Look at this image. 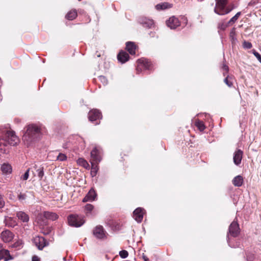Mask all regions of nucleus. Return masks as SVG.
Instances as JSON below:
<instances>
[{
  "instance_id": "30",
  "label": "nucleus",
  "mask_w": 261,
  "mask_h": 261,
  "mask_svg": "<svg viewBox=\"0 0 261 261\" xmlns=\"http://www.w3.org/2000/svg\"><path fill=\"white\" fill-rule=\"evenodd\" d=\"M195 125L197 127L198 129L201 132L204 130V129L205 128L203 122L201 121L198 120V121H196L195 123Z\"/></svg>"
},
{
  "instance_id": "51",
  "label": "nucleus",
  "mask_w": 261,
  "mask_h": 261,
  "mask_svg": "<svg viewBox=\"0 0 261 261\" xmlns=\"http://www.w3.org/2000/svg\"><path fill=\"white\" fill-rule=\"evenodd\" d=\"M2 100V98H1V96L0 95V101Z\"/></svg>"
},
{
  "instance_id": "38",
  "label": "nucleus",
  "mask_w": 261,
  "mask_h": 261,
  "mask_svg": "<svg viewBox=\"0 0 261 261\" xmlns=\"http://www.w3.org/2000/svg\"><path fill=\"white\" fill-rule=\"evenodd\" d=\"M94 206L91 204H87L85 205V210L89 213H90L93 209Z\"/></svg>"
},
{
  "instance_id": "53",
  "label": "nucleus",
  "mask_w": 261,
  "mask_h": 261,
  "mask_svg": "<svg viewBox=\"0 0 261 261\" xmlns=\"http://www.w3.org/2000/svg\"><path fill=\"white\" fill-rule=\"evenodd\" d=\"M63 259H64V260H65V259H66L65 257H64V258H63Z\"/></svg>"
},
{
  "instance_id": "34",
  "label": "nucleus",
  "mask_w": 261,
  "mask_h": 261,
  "mask_svg": "<svg viewBox=\"0 0 261 261\" xmlns=\"http://www.w3.org/2000/svg\"><path fill=\"white\" fill-rule=\"evenodd\" d=\"M67 159V156L63 153H60L57 157V160L60 161H64Z\"/></svg>"
},
{
  "instance_id": "28",
  "label": "nucleus",
  "mask_w": 261,
  "mask_h": 261,
  "mask_svg": "<svg viewBox=\"0 0 261 261\" xmlns=\"http://www.w3.org/2000/svg\"><path fill=\"white\" fill-rule=\"evenodd\" d=\"M77 16V12L76 11L74 10H71L69 11L66 15V18L68 20H73L76 18Z\"/></svg>"
},
{
  "instance_id": "9",
  "label": "nucleus",
  "mask_w": 261,
  "mask_h": 261,
  "mask_svg": "<svg viewBox=\"0 0 261 261\" xmlns=\"http://www.w3.org/2000/svg\"><path fill=\"white\" fill-rule=\"evenodd\" d=\"M144 211L143 208L138 207L134 211L133 217L137 222L140 223L142 221Z\"/></svg>"
},
{
  "instance_id": "41",
  "label": "nucleus",
  "mask_w": 261,
  "mask_h": 261,
  "mask_svg": "<svg viewBox=\"0 0 261 261\" xmlns=\"http://www.w3.org/2000/svg\"><path fill=\"white\" fill-rule=\"evenodd\" d=\"M252 53L256 57L257 60L261 63V56L260 54L256 52L255 50H252Z\"/></svg>"
},
{
  "instance_id": "24",
  "label": "nucleus",
  "mask_w": 261,
  "mask_h": 261,
  "mask_svg": "<svg viewBox=\"0 0 261 261\" xmlns=\"http://www.w3.org/2000/svg\"><path fill=\"white\" fill-rule=\"evenodd\" d=\"M172 6V4H170L167 2H164L156 5L155 6V8L158 10H165L171 8Z\"/></svg>"
},
{
  "instance_id": "31",
  "label": "nucleus",
  "mask_w": 261,
  "mask_h": 261,
  "mask_svg": "<svg viewBox=\"0 0 261 261\" xmlns=\"http://www.w3.org/2000/svg\"><path fill=\"white\" fill-rule=\"evenodd\" d=\"M77 162L79 165H82L85 168H87L89 166L88 162L83 158L79 159Z\"/></svg>"
},
{
  "instance_id": "40",
  "label": "nucleus",
  "mask_w": 261,
  "mask_h": 261,
  "mask_svg": "<svg viewBox=\"0 0 261 261\" xmlns=\"http://www.w3.org/2000/svg\"><path fill=\"white\" fill-rule=\"evenodd\" d=\"M228 25L223 22L220 23L218 25V28L221 30H225L226 28L227 27Z\"/></svg>"
},
{
  "instance_id": "43",
  "label": "nucleus",
  "mask_w": 261,
  "mask_h": 261,
  "mask_svg": "<svg viewBox=\"0 0 261 261\" xmlns=\"http://www.w3.org/2000/svg\"><path fill=\"white\" fill-rule=\"evenodd\" d=\"M5 205V201L3 200V198L1 195H0V208L4 207Z\"/></svg>"
},
{
  "instance_id": "29",
  "label": "nucleus",
  "mask_w": 261,
  "mask_h": 261,
  "mask_svg": "<svg viewBox=\"0 0 261 261\" xmlns=\"http://www.w3.org/2000/svg\"><path fill=\"white\" fill-rule=\"evenodd\" d=\"M224 82L229 87H231L233 85L232 77L227 75L224 80Z\"/></svg>"
},
{
  "instance_id": "17",
  "label": "nucleus",
  "mask_w": 261,
  "mask_h": 261,
  "mask_svg": "<svg viewBox=\"0 0 261 261\" xmlns=\"http://www.w3.org/2000/svg\"><path fill=\"white\" fill-rule=\"evenodd\" d=\"M13 259L12 256L10 255L8 250L2 249L0 250V260L8 261Z\"/></svg>"
},
{
  "instance_id": "16",
  "label": "nucleus",
  "mask_w": 261,
  "mask_h": 261,
  "mask_svg": "<svg viewBox=\"0 0 261 261\" xmlns=\"http://www.w3.org/2000/svg\"><path fill=\"white\" fill-rule=\"evenodd\" d=\"M243 151L241 149H238L233 154V162L236 165L241 164L243 156Z\"/></svg>"
},
{
  "instance_id": "12",
  "label": "nucleus",
  "mask_w": 261,
  "mask_h": 261,
  "mask_svg": "<svg viewBox=\"0 0 261 261\" xmlns=\"http://www.w3.org/2000/svg\"><path fill=\"white\" fill-rule=\"evenodd\" d=\"M97 197V194L93 189H91L83 199V202L94 201Z\"/></svg>"
},
{
  "instance_id": "19",
  "label": "nucleus",
  "mask_w": 261,
  "mask_h": 261,
  "mask_svg": "<svg viewBox=\"0 0 261 261\" xmlns=\"http://www.w3.org/2000/svg\"><path fill=\"white\" fill-rule=\"evenodd\" d=\"M37 223L40 226H45L47 224V221L45 216V212L43 213H39L36 218Z\"/></svg>"
},
{
  "instance_id": "35",
  "label": "nucleus",
  "mask_w": 261,
  "mask_h": 261,
  "mask_svg": "<svg viewBox=\"0 0 261 261\" xmlns=\"http://www.w3.org/2000/svg\"><path fill=\"white\" fill-rule=\"evenodd\" d=\"M128 253L127 251L123 250L119 252V255L122 258H126L128 256Z\"/></svg>"
},
{
  "instance_id": "6",
  "label": "nucleus",
  "mask_w": 261,
  "mask_h": 261,
  "mask_svg": "<svg viewBox=\"0 0 261 261\" xmlns=\"http://www.w3.org/2000/svg\"><path fill=\"white\" fill-rule=\"evenodd\" d=\"M239 230V226L238 223L235 221L232 222L229 226V232L227 236V242L230 246H231V245L230 244L229 235L230 234L233 237H236L240 232Z\"/></svg>"
},
{
  "instance_id": "21",
  "label": "nucleus",
  "mask_w": 261,
  "mask_h": 261,
  "mask_svg": "<svg viewBox=\"0 0 261 261\" xmlns=\"http://www.w3.org/2000/svg\"><path fill=\"white\" fill-rule=\"evenodd\" d=\"M1 170L3 174H9L12 171L11 166L8 163H4L1 166Z\"/></svg>"
},
{
  "instance_id": "5",
  "label": "nucleus",
  "mask_w": 261,
  "mask_h": 261,
  "mask_svg": "<svg viewBox=\"0 0 261 261\" xmlns=\"http://www.w3.org/2000/svg\"><path fill=\"white\" fill-rule=\"evenodd\" d=\"M68 221L69 225L75 227H81L85 222L83 216L73 214L68 216Z\"/></svg>"
},
{
  "instance_id": "20",
  "label": "nucleus",
  "mask_w": 261,
  "mask_h": 261,
  "mask_svg": "<svg viewBox=\"0 0 261 261\" xmlns=\"http://www.w3.org/2000/svg\"><path fill=\"white\" fill-rule=\"evenodd\" d=\"M129 55L124 51H121L117 55L118 60L121 63H124L129 59Z\"/></svg>"
},
{
  "instance_id": "2",
  "label": "nucleus",
  "mask_w": 261,
  "mask_h": 261,
  "mask_svg": "<svg viewBox=\"0 0 261 261\" xmlns=\"http://www.w3.org/2000/svg\"><path fill=\"white\" fill-rule=\"evenodd\" d=\"M19 142V139L16 136L14 132L7 131L5 138L0 139V155L1 153H6L8 151L9 144L14 146Z\"/></svg>"
},
{
  "instance_id": "52",
  "label": "nucleus",
  "mask_w": 261,
  "mask_h": 261,
  "mask_svg": "<svg viewBox=\"0 0 261 261\" xmlns=\"http://www.w3.org/2000/svg\"><path fill=\"white\" fill-rule=\"evenodd\" d=\"M223 75H224V76L226 75L225 73H223Z\"/></svg>"
},
{
  "instance_id": "15",
  "label": "nucleus",
  "mask_w": 261,
  "mask_h": 261,
  "mask_svg": "<svg viewBox=\"0 0 261 261\" xmlns=\"http://www.w3.org/2000/svg\"><path fill=\"white\" fill-rule=\"evenodd\" d=\"M14 234L8 230L3 231L1 233V238L5 242H10L14 238Z\"/></svg>"
},
{
  "instance_id": "8",
  "label": "nucleus",
  "mask_w": 261,
  "mask_h": 261,
  "mask_svg": "<svg viewBox=\"0 0 261 261\" xmlns=\"http://www.w3.org/2000/svg\"><path fill=\"white\" fill-rule=\"evenodd\" d=\"M166 24L171 29H175L180 25V22L177 17L173 16L166 21Z\"/></svg>"
},
{
  "instance_id": "25",
  "label": "nucleus",
  "mask_w": 261,
  "mask_h": 261,
  "mask_svg": "<svg viewBox=\"0 0 261 261\" xmlns=\"http://www.w3.org/2000/svg\"><path fill=\"white\" fill-rule=\"evenodd\" d=\"M243 182V178L241 175L236 176L232 180V184L234 186L241 187Z\"/></svg>"
},
{
  "instance_id": "49",
  "label": "nucleus",
  "mask_w": 261,
  "mask_h": 261,
  "mask_svg": "<svg viewBox=\"0 0 261 261\" xmlns=\"http://www.w3.org/2000/svg\"><path fill=\"white\" fill-rule=\"evenodd\" d=\"M197 1H198V2H201L203 1V0H197Z\"/></svg>"
},
{
  "instance_id": "33",
  "label": "nucleus",
  "mask_w": 261,
  "mask_h": 261,
  "mask_svg": "<svg viewBox=\"0 0 261 261\" xmlns=\"http://www.w3.org/2000/svg\"><path fill=\"white\" fill-rule=\"evenodd\" d=\"M27 193H29V192H26L25 193H19L17 196L19 200H20L21 201L24 200L28 197Z\"/></svg>"
},
{
  "instance_id": "32",
  "label": "nucleus",
  "mask_w": 261,
  "mask_h": 261,
  "mask_svg": "<svg viewBox=\"0 0 261 261\" xmlns=\"http://www.w3.org/2000/svg\"><path fill=\"white\" fill-rule=\"evenodd\" d=\"M241 15V12H238L233 17H232L228 21V24H231L234 22H235L239 17L240 15Z\"/></svg>"
},
{
  "instance_id": "47",
  "label": "nucleus",
  "mask_w": 261,
  "mask_h": 261,
  "mask_svg": "<svg viewBox=\"0 0 261 261\" xmlns=\"http://www.w3.org/2000/svg\"><path fill=\"white\" fill-rule=\"evenodd\" d=\"M185 19L186 20V22H185V23H186V24L187 23V18H185Z\"/></svg>"
},
{
  "instance_id": "10",
  "label": "nucleus",
  "mask_w": 261,
  "mask_h": 261,
  "mask_svg": "<svg viewBox=\"0 0 261 261\" xmlns=\"http://www.w3.org/2000/svg\"><path fill=\"white\" fill-rule=\"evenodd\" d=\"M89 119L91 121H94L102 118L101 114L99 110L93 109L88 114Z\"/></svg>"
},
{
  "instance_id": "18",
  "label": "nucleus",
  "mask_w": 261,
  "mask_h": 261,
  "mask_svg": "<svg viewBox=\"0 0 261 261\" xmlns=\"http://www.w3.org/2000/svg\"><path fill=\"white\" fill-rule=\"evenodd\" d=\"M139 65L137 69L140 67H143L146 69H151V62L146 59H141L138 60Z\"/></svg>"
},
{
  "instance_id": "42",
  "label": "nucleus",
  "mask_w": 261,
  "mask_h": 261,
  "mask_svg": "<svg viewBox=\"0 0 261 261\" xmlns=\"http://www.w3.org/2000/svg\"><path fill=\"white\" fill-rule=\"evenodd\" d=\"M235 29H233L230 33V37L233 40H236V39L235 38Z\"/></svg>"
},
{
  "instance_id": "45",
  "label": "nucleus",
  "mask_w": 261,
  "mask_h": 261,
  "mask_svg": "<svg viewBox=\"0 0 261 261\" xmlns=\"http://www.w3.org/2000/svg\"><path fill=\"white\" fill-rule=\"evenodd\" d=\"M222 68H223V70H224L226 72H227L228 71L229 68L227 65H223Z\"/></svg>"
},
{
  "instance_id": "13",
  "label": "nucleus",
  "mask_w": 261,
  "mask_h": 261,
  "mask_svg": "<svg viewBox=\"0 0 261 261\" xmlns=\"http://www.w3.org/2000/svg\"><path fill=\"white\" fill-rule=\"evenodd\" d=\"M138 21L140 24L145 28H151L154 24L153 20L148 19L144 16L140 17Z\"/></svg>"
},
{
  "instance_id": "37",
  "label": "nucleus",
  "mask_w": 261,
  "mask_h": 261,
  "mask_svg": "<svg viewBox=\"0 0 261 261\" xmlns=\"http://www.w3.org/2000/svg\"><path fill=\"white\" fill-rule=\"evenodd\" d=\"M98 79L103 85H106L108 84V80L105 76L102 75L99 76Z\"/></svg>"
},
{
  "instance_id": "1",
  "label": "nucleus",
  "mask_w": 261,
  "mask_h": 261,
  "mask_svg": "<svg viewBox=\"0 0 261 261\" xmlns=\"http://www.w3.org/2000/svg\"><path fill=\"white\" fill-rule=\"evenodd\" d=\"M41 136L40 127L34 124L28 125L24 134L22 140L28 146L31 145L35 142L40 139Z\"/></svg>"
},
{
  "instance_id": "7",
  "label": "nucleus",
  "mask_w": 261,
  "mask_h": 261,
  "mask_svg": "<svg viewBox=\"0 0 261 261\" xmlns=\"http://www.w3.org/2000/svg\"><path fill=\"white\" fill-rule=\"evenodd\" d=\"M93 233L98 239H104L107 237V233L101 225L96 226L93 230Z\"/></svg>"
},
{
  "instance_id": "22",
  "label": "nucleus",
  "mask_w": 261,
  "mask_h": 261,
  "mask_svg": "<svg viewBox=\"0 0 261 261\" xmlns=\"http://www.w3.org/2000/svg\"><path fill=\"white\" fill-rule=\"evenodd\" d=\"M136 46L132 42H127L126 43V49L130 55H134L136 53Z\"/></svg>"
},
{
  "instance_id": "50",
  "label": "nucleus",
  "mask_w": 261,
  "mask_h": 261,
  "mask_svg": "<svg viewBox=\"0 0 261 261\" xmlns=\"http://www.w3.org/2000/svg\"><path fill=\"white\" fill-rule=\"evenodd\" d=\"M44 234H48V232H44Z\"/></svg>"
},
{
  "instance_id": "4",
  "label": "nucleus",
  "mask_w": 261,
  "mask_h": 261,
  "mask_svg": "<svg viewBox=\"0 0 261 261\" xmlns=\"http://www.w3.org/2000/svg\"><path fill=\"white\" fill-rule=\"evenodd\" d=\"M91 164L92 165V173L95 175L97 172V165L101 160L100 152L96 147H95L91 152Z\"/></svg>"
},
{
  "instance_id": "39",
  "label": "nucleus",
  "mask_w": 261,
  "mask_h": 261,
  "mask_svg": "<svg viewBox=\"0 0 261 261\" xmlns=\"http://www.w3.org/2000/svg\"><path fill=\"white\" fill-rule=\"evenodd\" d=\"M243 47L246 49L251 48L252 46V44L248 41H244L243 44Z\"/></svg>"
},
{
  "instance_id": "11",
  "label": "nucleus",
  "mask_w": 261,
  "mask_h": 261,
  "mask_svg": "<svg viewBox=\"0 0 261 261\" xmlns=\"http://www.w3.org/2000/svg\"><path fill=\"white\" fill-rule=\"evenodd\" d=\"M32 172L34 176H37L40 180H41L44 176V168L41 166L35 165L32 168Z\"/></svg>"
},
{
  "instance_id": "3",
  "label": "nucleus",
  "mask_w": 261,
  "mask_h": 261,
  "mask_svg": "<svg viewBox=\"0 0 261 261\" xmlns=\"http://www.w3.org/2000/svg\"><path fill=\"white\" fill-rule=\"evenodd\" d=\"M228 0H216V6L214 12L220 15H223L229 13L231 9L226 7Z\"/></svg>"
},
{
  "instance_id": "44",
  "label": "nucleus",
  "mask_w": 261,
  "mask_h": 261,
  "mask_svg": "<svg viewBox=\"0 0 261 261\" xmlns=\"http://www.w3.org/2000/svg\"><path fill=\"white\" fill-rule=\"evenodd\" d=\"M32 261H40V258L36 255H34L32 257Z\"/></svg>"
},
{
  "instance_id": "27",
  "label": "nucleus",
  "mask_w": 261,
  "mask_h": 261,
  "mask_svg": "<svg viewBox=\"0 0 261 261\" xmlns=\"http://www.w3.org/2000/svg\"><path fill=\"white\" fill-rule=\"evenodd\" d=\"M45 212V216L46 217V220L47 219H49L51 220H55L58 219V215L54 213L49 212Z\"/></svg>"
},
{
  "instance_id": "26",
  "label": "nucleus",
  "mask_w": 261,
  "mask_h": 261,
  "mask_svg": "<svg viewBox=\"0 0 261 261\" xmlns=\"http://www.w3.org/2000/svg\"><path fill=\"white\" fill-rule=\"evenodd\" d=\"M23 242L21 239H18L15 241L11 247L16 250H19L21 249L23 246Z\"/></svg>"
},
{
  "instance_id": "36",
  "label": "nucleus",
  "mask_w": 261,
  "mask_h": 261,
  "mask_svg": "<svg viewBox=\"0 0 261 261\" xmlns=\"http://www.w3.org/2000/svg\"><path fill=\"white\" fill-rule=\"evenodd\" d=\"M30 169H28L26 172L21 176V179L23 180H26L28 179L29 176V171Z\"/></svg>"
},
{
  "instance_id": "46",
  "label": "nucleus",
  "mask_w": 261,
  "mask_h": 261,
  "mask_svg": "<svg viewBox=\"0 0 261 261\" xmlns=\"http://www.w3.org/2000/svg\"><path fill=\"white\" fill-rule=\"evenodd\" d=\"M143 258L144 259V261L148 260V258L144 254L143 255Z\"/></svg>"
},
{
  "instance_id": "14",
  "label": "nucleus",
  "mask_w": 261,
  "mask_h": 261,
  "mask_svg": "<svg viewBox=\"0 0 261 261\" xmlns=\"http://www.w3.org/2000/svg\"><path fill=\"white\" fill-rule=\"evenodd\" d=\"M34 243L40 250L42 249L46 245V241L42 237L37 236L34 238Z\"/></svg>"
},
{
  "instance_id": "23",
  "label": "nucleus",
  "mask_w": 261,
  "mask_h": 261,
  "mask_svg": "<svg viewBox=\"0 0 261 261\" xmlns=\"http://www.w3.org/2000/svg\"><path fill=\"white\" fill-rule=\"evenodd\" d=\"M16 215L18 219L23 222H28L29 221V216L23 212H18L17 213Z\"/></svg>"
},
{
  "instance_id": "48",
  "label": "nucleus",
  "mask_w": 261,
  "mask_h": 261,
  "mask_svg": "<svg viewBox=\"0 0 261 261\" xmlns=\"http://www.w3.org/2000/svg\"><path fill=\"white\" fill-rule=\"evenodd\" d=\"M2 249V245L0 244V250Z\"/></svg>"
}]
</instances>
